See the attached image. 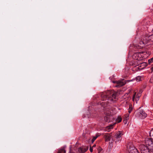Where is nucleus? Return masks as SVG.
<instances>
[{
	"mask_svg": "<svg viewBox=\"0 0 153 153\" xmlns=\"http://www.w3.org/2000/svg\"><path fill=\"white\" fill-rule=\"evenodd\" d=\"M109 101L98 103V105L100 104L104 108V114L106 116L104 117L105 122L109 123L112 121L113 117L111 116V107L109 105Z\"/></svg>",
	"mask_w": 153,
	"mask_h": 153,
	"instance_id": "f257e3e1",
	"label": "nucleus"
},
{
	"mask_svg": "<svg viewBox=\"0 0 153 153\" xmlns=\"http://www.w3.org/2000/svg\"><path fill=\"white\" fill-rule=\"evenodd\" d=\"M117 94L113 91H108L101 94V99L102 101L108 100L114 102L116 100Z\"/></svg>",
	"mask_w": 153,
	"mask_h": 153,
	"instance_id": "f03ea898",
	"label": "nucleus"
},
{
	"mask_svg": "<svg viewBox=\"0 0 153 153\" xmlns=\"http://www.w3.org/2000/svg\"><path fill=\"white\" fill-rule=\"evenodd\" d=\"M147 114L144 111L140 108L139 109L137 110L135 114L136 117L141 119H143L147 117Z\"/></svg>",
	"mask_w": 153,
	"mask_h": 153,
	"instance_id": "7ed1b4c3",
	"label": "nucleus"
},
{
	"mask_svg": "<svg viewBox=\"0 0 153 153\" xmlns=\"http://www.w3.org/2000/svg\"><path fill=\"white\" fill-rule=\"evenodd\" d=\"M151 139L146 138L145 140V144L148 146L149 149L153 151V136Z\"/></svg>",
	"mask_w": 153,
	"mask_h": 153,
	"instance_id": "20e7f679",
	"label": "nucleus"
},
{
	"mask_svg": "<svg viewBox=\"0 0 153 153\" xmlns=\"http://www.w3.org/2000/svg\"><path fill=\"white\" fill-rule=\"evenodd\" d=\"M150 41V38L148 37V35L143 36L139 44L140 47H143L144 45L149 42Z\"/></svg>",
	"mask_w": 153,
	"mask_h": 153,
	"instance_id": "39448f33",
	"label": "nucleus"
},
{
	"mask_svg": "<svg viewBox=\"0 0 153 153\" xmlns=\"http://www.w3.org/2000/svg\"><path fill=\"white\" fill-rule=\"evenodd\" d=\"M140 149L141 153H151L150 152L153 151L149 149L148 146L145 144L142 145L140 146Z\"/></svg>",
	"mask_w": 153,
	"mask_h": 153,
	"instance_id": "423d86ee",
	"label": "nucleus"
},
{
	"mask_svg": "<svg viewBox=\"0 0 153 153\" xmlns=\"http://www.w3.org/2000/svg\"><path fill=\"white\" fill-rule=\"evenodd\" d=\"M113 83L116 84L115 87L117 88H120L124 85L126 83V81L123 79L118 81H113Z\"/></svg>",
	"mask_w": 153,
	"mask_h": 153,
	"instance_id": "0eeeda50",
	"label": "nucleus"
},
{
	"mask_svg": "<svg viewBox=\"0 0 153 153\" xmlns=\"http://www.w3.org/2000/svg\"><path fill=\"white\" fill-rule=\"evenodd\" d=\"M123 135L122 132L120 131H119L118 132L116 133L115 135H114V138L115 140V142L117 143L119 142L121 140V136Z\"/></svg>",
	"mask_w": 153,
	"mask_h": 153,
	"instance_id": "6e6552de",
	"label": "nucleus"
},
{
	"mask_svg": "<svg viewBox=\"0 0 153 153\" xmlns=\"http://www.w3.org/2000/svg\"><path fill=\"white\" fill-rule=\"evenodd\" d=\"M128 151L129 153H139L137 149L135 147L132 146L130 147Z\"/></svg>",
	"mask_w": 153,
	"mask_h": 153,
	"instance_id": "1a4fd4ad",
	"label": "nucleus"
},
{
	"mask_svg": "<svg viewBox=\"0 0 153 153\" xmlns=\"http://www.w3.org/2000/svg\"><path fill=\"white\" fill-rule=\"evenodd\" d=\"M137 64H134V65H138L140 67H142V68H140L139 67H138V68L141 70L143 69L147 65H148L147 62H142L140 63L138 65H137Z\"/></svg>",
	"mask_w": 153,
	"mask_h": 153,
	"instance_id": "9d476101",
	"label": "nucleus"
},
{
	"mask_svg": "<svg viewBox=\"0 0 153 153\" xmlns=\"http://www.w3.org/2000/svg\"><path fill=\"white\" fill-rule=\"evenodd\" d=\"M105 141H108L111 139V135L110 134H107L105 136Z\"/></svg>",
	"mask_w": 153,
	"mask_h": 153,
	"instance_id": "9b49d317",
	"label": "nucleus"
},
{
	"mask_svg": "<svg viewBox=\"0 0 153 153\" xmlns=\"http://www.w3.org/2000/svg\"><path fill=\"white\" fill-rule=\"evenodd\" d=\"M65 152L66 150H65V148L63 147L60 149L57 153H65Z\"/></svg>",
	"mask_w": 153,
	"mask_h": 153,
	"instance_id": "f8f14e48",
	"label": "nucleus"
},
{
	"mask_svg": "<svg viewBox=\"0 0 153 153\" xmlns=\"http://www.w3.org/2000/svg\"><path fill=\"white\" fill-rule=\"evenodd\" d=\"M116 123H114L113 125H111L109 126H108L106 127V129L108 130V131H109V130L113 128V126L115 125Z\"/></svg>",
	"mask_w": 153,
	"mask_h": 153,
	"instance_id": "ddd939ff",
	"label": "nucleus"
},
{
	"mask_svg": "<svg viewBox=\"0 0 153 153\" xmlns=\"http://www.w3.org/2000/svg\"><path fill=\"white\" fill-rule=\"evenodd\" d=\"M83 137H84V138H85L87 139L88 137H89V134L88 133H83Z\"/></svg>",
	"mask_w": 153,
	"mask_h": 153,
	"instance_id": "4468645a",
	"label": "nucleus"
},
{
	"mask_svg": "<svg viewBox=\"0 0 153 153\" xmlns=\"http://www.w3.org/2000/svg\"><path fill=\"white\" fill-rule=\"evenodd\" d=\"M122 121V118L120 117H118L116 119V122L118 123Z\"/></svg>",
	"mask_w": 153,
	"mask_h": 153,
	"instance_id": "2eb2a0df",
	"label": "nucleus"
},
{
	"mask_svg": "<svg viewBox=\"0 0 153 153\" xmlns=\"http://www.w3.org/2000/svg\"><path fill=\"white\" fill-rule=\"evenodd\" d=\"M135 79L137 81H140L141 80V77L139 76H137L136 78Z\"/></svg>",
	"mask_w": 153,
	"mask_h": 153,
	"instance_id": "dca6fc26",
	"label": "nucleus"
},
{
	"mask_svg": "<svg viewBox=\"0 0 153 153\" xmlns=\"http://www.w3.org/2000/svg\"><path fill=\"white\" fill-rule=\"evenodd\" d=\"M148 37L150 38V41L152 40V42H153V34L152 35H149Z\"/></svg>",
	"mask_w": 153,
	"mask_h": 153,
	"instance_id": "f3484780",
	"label": "nucleus"
},
{
	"mask_svg": "<svg viewBox=\"0 0 153 153\" xmlns=\"http://www.w3.org/2000/svg\"><path fill=\"white\" fill-rule=\"evenodd\" d=\"M149 136L150 137L153 136V128H152L149 132Z\"/></svg>",
	"mask_w": 153,
	"mask_h": 153,
	"instance_id": "a211bd4d",
	"label": "nucleus"
},
{
	"mask_svg": "<svg viewBox=\"0 0 153 153\" xmlns=\"http://www.w3.org/2000/svg\"><path fill=\"white\" fill-rule=\"evenodd\" d=\"M98 137V136H96L92 138V139L91 140V142L92 143H93L95 140Z\"/></svg>",
	"mask_w": 153,
	"mask_h": 153,
	"instance_id": "6ab92c4d",
	"label": "nucleus"
},
{
	"mask_svg": "<svg viewBox=\"0 0 153 153\" xmlns=\"http://www.w3.org/2000/svg\"><path fill=\"white\" fill-rule=\"evenodd\" d=\"M140 53H141L140 52H137V53H135L134 55L133 56H135V57H136V56H137L138 57L139 56V54H140Z\"/></svg>",
	"mask_w": 153,
	"mask_h": 153,
	"instance_id": "aec40b11",
	"label": "nucleus"
},
{
	"mask_svg": "<svg viewBox=\"0 0 153 153\" xmlns=\"http://www.w3.org/2000/svg\"><path fill=\"white\" fill-rule=\"evenodd\" d=\"M153 57L151 58V59H149L148 60V62L149 64H150L151 63L153 62Z\"/></svg>",
	"mask_w": 153,
	"mask_h": 153,
	"instance_id": "412c9836",
	"label": "nucleus"
},
{
	"mask_svg": "<svg viewBox=\"0 0 153 153\" xmlns=\"http://www.w3.org/2000/svg\"><path fill=\"white\" fill-rule=\"evenodd\" d=\"M129 114H126L124 119L126 120H128L129 119Z\"/></svg>",
	"mask_w": 153,
	"mask_h": 153,
	"instance_id": "4be33fe9",
	"label": "nucleus"
},
{
	"mask_svg": "<svg viewBox=\"0 0 153 153\" xmlns=\"http://www.w3.org/2000/svg\"><path fill=\"white\" fill-rule=\"evenodd\" d=\"M132 110V108L130 106L129 108V110L128 111V113H131V112Z\"/></svg>",
	"mask_w": 153,
	"mask_h": 153,
	"instance_id": "5701e85b",
	"label": "nucleus"
},
{
	"mask_svg": "<svg viewBox=\"0 0 153 153\" xmlns=\"http://www.w3.org/2000/svg\"><path fill=\"white\" fill-rule=\"evenodd\" d=\"M136 94V93H135L133 95V97H132V100L133 101H134V99H135V95Z\"/></svg>",
	"mask_w": 153,
	"mask_h": 153,
	"instance_id": "b1692460",
	"label": "nucleus"
},
{
	"mask_svg": "<svg viewBox=\"0 0 153 153\" xmlns=\"http://www.w3.org/2000/svg\"><path fill=\"white\" fill-rule=\"evenodd\" d=\"M80 150L82 152V153H84L85 152V151H86L85 150L83 151V149L82 148H80Z\"/></svg>",
	"mask_w": 153,
	"mask_h": 153,
	"instance_id": "393cba45",
	"label": "nucleus"
},
{
	"mask_svg": "<svg viewBox=\"0 0 153 153\" xmlns=\"http://www.w3.org/2000/svg\"><path fill=\"white\" fill-rule=\"evenodd\" d=\"M150 82L151 83L153 82V77H151L150 80Z\"/></svg>",
	"mask_w": 153,
	"mask_h": 153,
	"instance_id": "a878e982",
	"label": "nucleus"
},
{
	"mask_svg": "<svg viewBox=\"0 0 153 153\" xmlns=\"http://www.w3.org/2000/svg\"><path fill=\"white\" fill-rule=\"evenodd\" d=\"M89 150H90V152H92L93 149L92 148L91 146L90 147Z\"/></svg>",
	"mask_w": 153,
	"mask_h": 153,
	"instance_id": "bb28decb",
	"label": "nucleus"
},
{
	"mask_svg": "<svg viewBox=\"0 0 153 153\" xmlns=\"http://www.w3.org/2000/svg\"><path fill=\"white\" fill-rule=\"evenodd\" d=\"M128 120H126L125 119L124 120L123 122L125 124H126L127 123V121Z\"/></svg>",
	"mask_w": 153,
	"mask_h": 153,
	"instance_id": "cd10ccee",
	"label": "nucleus"
},
{
	"mask_svg": "<svg viewBox=\"0 0 153 153\" xmlns=\"http://www.w3.org/2000/svg\"><path fill=\"white\" fill-rule=\"evenodd\" d=\"M136 59L138 60H141L142 59H140V58H139V57H138L136 58Z\"/></svg>",
	"mask_w": 153,
	"mask_h": 153,
	"instance_id": "c85d7f7f",
	"label": "nucleus"
},
{
	"mask_svg": "<svg viewBox=\"0 0 153 153\" xmlns=\"http://www.w3.org/2000/svg\"><path fill=\"white\" fill-rule=\"evenodd\" d=\"M139 98V96H136V98L135 100H138Z\"/></svg>",
	"mask_w": 153,
	"mask_h": 153,
	"instance_id": "c756f323",
	"label": "nucleus"
},
{
	"mask_svg": "<svg viewBox=\"0 0 153 153\" xmlns=\"http://www.w3.org/2000/svg\"><path fill=\"white\" fill-rule=\"evenodd\" d=\"M151 70L152 72H153V66L151 68Z\"/></svg>",
	"mask_w": 153,
	"mask_h": 153,
	"instance_id": "7c9ffc66",
	"label": "nucleus"
},
{
	"mask_svg": "<svg viewBox=\"0 0 153 153\" xmlns=\"http://www.w3.org/2000/svg\"><path fill=\"white\" fill-rule=\"evenodd\" d=\"M102 150V149L101 148H100L99 149V150L100 151H101V150Z\"/></svg>",
	"mask_w": 153,
	"mask_h": 153,
	"instance_id": "2f4dec72",
	"label": "nucleus"
},
{
	"mask_svg": "<svg viewBox=\"0 0 153 153\" xmlns=\"http://www.w3.org/2000/svg\"><path fill=\"white\" fill-rule=\"evenodd\" d=\"M96 145H94L93 146V147H95L96 146Z\"/></svg>",
	"mask_w": 153,
	"mask_h": 153,
	"instance_id": "473e14b6",
	"label": "nucleus"
},
{
	"mask_svg": "<svg viewBox=\"0 0 153 153\" xmlns=\"http://www.w3.org/2000/svg\"><path fill=\"white\" fill-rule=\"evenodd\" d=\"M132 81V80H130V81Z\"/></svg>",
	"mask_w": 153,
	"mask_h": 153,
	"instance_id": "72a5a7b5",
	"label": "nucleus"
}]
</instances>
